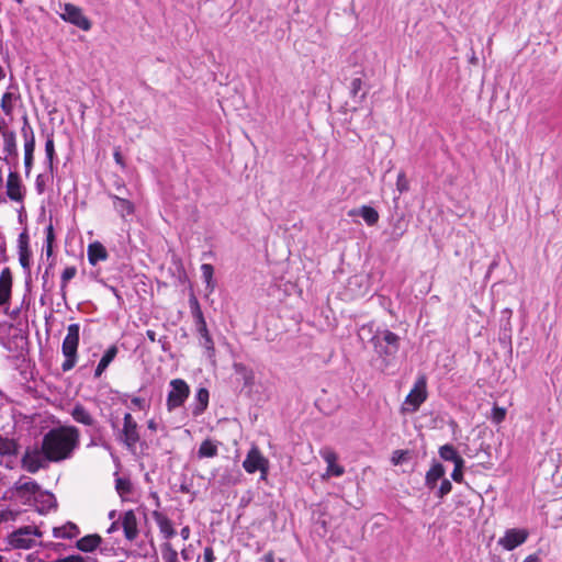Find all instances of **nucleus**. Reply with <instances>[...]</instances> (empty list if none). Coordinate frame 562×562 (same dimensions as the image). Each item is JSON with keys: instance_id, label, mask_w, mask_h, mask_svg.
<instances>
[{"instance_id": "16", "label": "nucleus", "mask_w": 562, "mask_h": 562, "mask_svg": "<svg viewBox=\"0 0 562 562\" xmlns=\"http://www.w3.org/2000/svg\"><path fill=\"white\" fill-rule=\"evenodd\" d=\"M199 335V342L205 349L207 358L213 359L215 356V347L213 338L207 329L206 322L194 325Z\"/></svg>"}, {"instance_id": "21", "label": "nucleus", "mask_w": 562, "mask_h": 562, "mask_svg": "<svg viewBox=\"0 0 562 562\" xmlns=\"http://www.w3.org/2000/svg\"><path fill=\"white\" fill-rule=\"evenodd\" d=\"M87 255L88 260L92 266L106 260L109 256L105 247L99 241H94L88 246Z\"/></svg>"}, {"instance_id": "45", "label": "nucleus", "mask_w": 562, "mask_h": 562, "mask_svg": "<svg viewBox=\"0 0 562 562\" xmlns=\"http://www.w3.org/2000/svg\"><path fill=\"white\" fill-rule=\"evenodd\" d=\"M16 509L8 508V509H1L0 510V524L7 522V521H16Z\"/></svg>"}, {"instance_id": "62", "label": "nucleus", "mask_w": 562, "mask_h": 562, "mask_svg": "<svg viewBox=\"0 0 562 562\" xmlns=\"http://www.w3.org/2000/svg\"><path fill=\"white\" fill-rule=\"evenodd\" d=\"M522 562H540V559L537 555L531 554L528 555Z\"/></svg>"}, {"instance_id": "32", "label": "nucleus", "mask_w": 562, "mask_h": 562, "mask_svg": "<svg viewBox=\"0 0 562 562\" xmlns=\"http://www.w3.org/2000/svg\"><path fill=\"white\" fill-rule=\"evenodd\" d=\"M115 490L123 502L128 501V495L133 491V484L127 477L115 479Z\"/></svg>"}, {"instance_id": "37", "label": "nucleus", "mask_w": 562, "mask_h": 562, "mask_svg": "<svg viewBox=\"0 0 562 562\" xmlns=\"http://www.w3.org/2000/svg\"><path fill=\"white\" fill-rule=\"evenodd\" d=\"M189 307L193 317L194 325L205 322L201 305L193 294L189 297Z\"/></svg>"}, {"instance_id": "38", "label": "nucleus", "mask_w": 562, "mask_h": 562, "mask_svg": "<svg viewBox=\"0 0 562 562\" xmlns=\"http://www.w3.org/2000/svg\"><path fill=\"white\" fill-rule=\"evenodd\" d=\"M53 178H54V172H50L49 169H47L43 173H40L36 177V180H35V190H36V192L38 194L44 193L45 190H46L47 184L53 181Z\"/></svg>"}, {"instance_id": "51", "label": "nucleus", "mask_w": 562, "mask_h": 562, "mask_svg": "<svg viewBox=\"0 0 562 562\" xmlns=\"http://www.w3.org/2000/svg\"><path fill=\"white\" fill-rule=\"evenodd\" d=\"M505 415H506V409L505 408H501V407H494L493 408V420L495 423H501L504 420L505 418Z\"/></svg>"}, {"instance_id": "17", "label": "nucleus", "mask_w": 562, "mask_h": 562, "mask_svg": "<svg viewBox=\"0 0 562 562\" xmlns=\"http://www.w3.org/2000/svg\"><path fill=\"white\" fill-rule=\"evenodd\" d=\"M445 474V467L441 463L434 461L430 469L426 472L425 475V485L427 486V488H429L430 491L435 490L437 487L438 481H441Z\"/></svg>"}, {"instance_id": "61", "label": "nucleus", "mask_w": 562, "mask_h": 562, "mask_svg": "<svg viewBox=\"0 0 562 562\" xmlns=\"http://www.w3.org/2000/svg\"><path fill=\"white\" fill-rule=\"evenodd\" d=\"M146 336L147 338L151 341V342H155L157 339H156V331L155 330H151V329H148L146 331Z\"/></svg>"}, {"instance_id": "43", "label": "nucleus", "mask_w": 562, "mask_h": 562, "mask_svg": "<svg viewBox=\"0 0 562 562\" xmlns=\"http://www.w3.org/2000/svg\"><path fill=\"white\" fill-rule=\"evenodd\" d=\"M452 491V484L451 482L443 476L441 480V483L436 492V496L439 498H443Z\"/></svg>"}, {"instance_id": "5", "label": "nucleus", "mask_w": 562, "mask_h": 562, "mask_svg": "<svg viewBox=\"0 0 562 562\" xmlns=\"http://www.w3.org/2000/svg\"><path fill=\"white\" fill-rule=\"evenodd\" d=\"M170 390L167 395L166 406L168 412L181 407L190 395V386L182 379H173L169 382Z\"/></svg>"}, {"instance_id": "64", "label": "nucleus", "mask_w": 562, "mask_h": 562, "mask_svg": "<svg viewBox=\"0 0 562 562\" xmlns=\"http://www.w3.org/2000/svg\"><path fill=\"white\" fill-rule=\"evenodd\" d=\"M114 159H115L116 164L123 165V158L119 151L114 153Z\"/></svg>"}, {"instance_id": "44", "label": "nucleus", "mask_w": 562, "mask_h": 562, "mask_svg": "<svg viewBox=\"0 0 562 562\" xmlns=\"http://www.w3.org/2000/svg\"><path fill=\"white\" fill-rule=\"evenodd\" d=\"M463 468H464V460L459 461L457 464H454V469L451 473V479L454 482L461 483L463 481Z\"/></svg>"}, {"instance_id": "23", "label": "nucleus", "mask_w": 562, "mask_h": 562, "mask_svg": "<svg viewBox=\"0 0 562 562\" xmlns=\"http://www.w3.org/2000/svg\"><path fill=\"white\" fill-rule=\"evenodd\" d=\"M21 132L24 138V155H34L35 136L33 128L30 125L26 116H24V122Z\"/></svg>"}, {"instance_id": "25", "label": "nucleus", "mask_w": 562, "mask_h": 562, "mask_svg": "<svg viewBox=\"0 0 562 562\" xmlns=\"http://www.w3.org/2000/svg\"><path fill=\"white\" fill-rule=\"evenodd\" d=\"M351 216L359 215L369 225L373 226L379 221V213L375 209L369 205H363L359 210H353L349 213Z\"/></svg>"}, {"instance_id": "7", "label": "nucleus", "mask_w": 562, "mask_h": 562, "mask_svg": "<svg viewBox=\"0 0 562 562\" xmlns=\"http://www.w3.org/2000/svg\"><path fill=\"white\" fill-rule=\"evenodd\" d=\"M427 398V383L425 376H420L405 398L403 411L416 412Z\"/></svg>"}, {"instance_id": "35", "label": "nucleus", "mask_w": 562, "mask_h": 562, "mask_svg": "<svg viewBox=\"0 0 562 562\" xmlns=\"http://www.w3.org/2000/svg\"><path fill=\"white\" fill-rule=\"evenodd\" d=\"M18 99H19V94L18 93L15 94L12 91H7L5 93H3L2 98H1L0 106L5 115H12V112L14 109V102Z\"/></svg>"}, {"instance_id": "11", "label": "nucleus", "mask_w": 562, "mask_h": 562, "mask_svg": "<svg viewBox=\"0 0 562 562\" xmlns=\"http://www.w3.org/2000/svg\"><path fill=\"white\" fill-rule=\"evenodd\" d=\"M60 16L66 22L76 25L82 31H89L91 29V22L89 19L82 13V10L75 4L66 3Z\"/></svg>"}, {"instance_id": "46", "label": "nucleus", "mask_w": 562, "mask_h": 562, "mask_svg": "<svg viewBox=\"0 0 562 562\" xmlns=\"http://www.w3.org/2000/svg\"><path fill=\"white\" fill-rule=\"evenodd\" d=\"M321 457L327 463V465L337 462V454L334 450L329 448H325L321 450Z\"/></svg>"}, {"instance_id": "56", "label": "nucleus", "mask_w": 562, "mask_h": 562, "mask_svg": "<svg viewBox=\"0 0 562 562\" xmlns=\"http://www.w3.org/2000/svg\"><path fill=\"white\" fill-rule=\"evenodd\" d=\"M269 467H270V463L269 461L266 463V465H263L259 472H260V480L262 481H266L267 477H268V474H269Z\"/></svg>"}, {"instance_id": "39", "label": "nucleus", "mask_w": 562, "mask_h": 562, "mask_svg": "<svg viewBox=\"0 0 562 562\" xmlns=\"http://www.w3.org/2000/svg\"><path fill=\"white\" fill-rule=\"evenodd\" d=\"M362 79L361 78H353L350 83V94L351 97L357 100L358 102H361L364 98L367 92L362 91Z\"/></svg>"}, {"instance_id": "31", "label": "nucleus", "mask_w": 562, "mask_h": 562, "mask_svg": "<svg viewBox=\"0 0 562 562\" xmlns=\"http://www.w3.org/2000/svg\"><path fill=\"white\" fill-rule=\"evenodd\" d=\"M3 137V153L5 154V158L8 156L14 155L16 156V143H15V134L12 131L4 130L2 131Z\"/></svg>"}, {"instance_id": "29", "label": "nucleus", "mask_w": 562, "mask_h": 562, "mask_svg": "<svg viewBox=\"0 0 562 562\" xmlns=\"http://www.w3.org/2000/svg\"><path fill=\"white\" fill-rule=\"evenodd\" d=\"M56 158L55 144L53 134L47 135L45 142V164L46 168L54 172L55 166L54 160Z\"/></svg>"}, {"instance_id": "49", "label": "nucleus", "mask_w": 562, "mask_h": 562, "mask_svg": "<svg viewBox=\"0 0 562 562\" xmlns=\"http://www.w3.org/2000/svg\"><path fill=\"white\" fill-rule=\"evenodd\" d=\"M54 562H97L90 558H83L81 555H69L63 559H58Z\"/></svg>"}, {"instance_id": "58", "label": "nucleus", "mask_w": 562, "mask_h": 562, "mask_svg": "<svg viewBox=\"0 0 562 562\" xmlns=\"http://www.w3.org/2000/svg\"><path fill=\"white\" fill-rule=\"evenodd\" d=\"M403 454H404V452H403V451H398V450H397V451H395V452H394V456H393V458H392L393 463H394V464H398V463L401 462V459H402Z\"/></svg>"}, {"instance_id": "14", "label": "nucleus", "mask_w": 562, "mask_h": 562, "mask_svg": "<svg viewBox=\"0 0 562 562\" xmlns=\"http://www.w3.org/2000/svg\"><path fill=\"white\" fill-rule=\"evenodd\" d=\"M268 461L269 460L261 453L259 448L254 446L243 461V468L247 473L254 474L266 465Z\"/></svg>"}, {"instance_id": "3", "label": "nucleus", "mask_w": 562, "mask_h": 562, "mask_svg": "<svg viewBox=\"0 0 562 562\" xmlns=\"http://www.w3.org/2000/svg\"><path fill=\"white\" fill-rule=\"evenodd\" d=\"M79 324H70L67 327V335L65 336L61 345V352L65 357L64 362L61 363V369L64 372H68L75 368L77 363V350L79 346Z\"/></svg>"}, {"instance_id": "10", "label": "nucleus", "mask_w": 562, "mask_h": 562, "mask_svg": "<svg viewBox=\"0 0 562 562\" xmlns=\"http://www.w3.org/2000/svg\"><path fill=\"white\" fill-rule=\"evenodd\" d=\"M40 493L38 484L27 476H21L13 486L12 495L14 499L16 497L24 499V503L31 501V498H35V496Z\"/></svg>"}, {"instance_id": "1", "label": "nucleus", "mask_w": 562, "mask_h": 562, "mask_svg": "<svg viewBox=\"0 0 562 562\" xmlns=\"http://www.w3.org/2000/svg\"><path fill=\"white\" fill-rule=\"evenodd\" d=\"M80 434L74 426H61L50 429L43 437L42 445L50 462L70 459L79 447Z\"/></svg>"}, {"instance_id": "27", "label": "nucleus", "mask_w": 562, "mask_h": 562, "mask_svg": "<svg viewBox=\"0 0 562 562\" xmlns=\"http://www.w3.org/2000/svg\"><path fill=\"white\" fill-rule=\"evenodd\" d=\"M53 535L55 538L71 539L79 535V528L72 522H67L61 527H55Z\"/></svg>"}, {"instance_id": "33", "label": "nucleus", "mask_w": 562, "mask_h": 562, "mask_svg": "<svg viewBox=\"0 0 562 562\" xmlns=\"http://www.w3.org/2000/svg\"><path fill=\"white\" fill-rule=\"evenodd\" d=\"M34 499L41 504L40 512L49 510L57 507L56 498L52 493L40 492Z\"/></svg>"}, {"instance_id": "26", "label": "nucleus", "mask_w": 562, "mask_h": 562, "mask_svg": "<svg viewBox=\"0 0 562 562\" xmlns=\"http://www.w3.org/2000/svg\"><path fill=\"white\" fill-rule=\"evenodd\" d=\"M101 541L99 535H88L77 541V548L82 552H92L100 546Z\"/></svg>"}, {"instance_id": "19", "label": "nucleus", "mask_w": 562, "mask_h": 562, "mask_svg": "<svg viewBox=\"0 0 562 562\" xmlns=\"http://www.w3.org/2000/svg\"><path fill=\"white\" fill-rule=\"evenodd\" d=\"M154 519L159 528L162 538L169 541L176 536V529L173 528L172 521L159 512H154Z\"/></svg>"}, {"instance_id": "34", "label": "nucleus", "mask_w": 562, "mask_h": 562, "mask_svg": "<svg viewBox=\"0 0 562 562\" xmlns=\"http://www.w3.org/2000/svg\"><path fill=\"white\" fill-rule=\"evenodd\" d=\"M217 452H218L217 445L214 443L210 439H205L204 441H202V443L199 447L198 456L201 459L202 458H214L217 456Z\"/></svg>"}, {"instance_id": "63", "label": "nucleus", "mask_w": 562, "mask_h": 562, "mask_svg": "<svg viewBox=\"0 0 562 562\" xmlns=\"http://www.w3.org/2000/svg\"><path fill=\"white\" fill-rule=\"evenodd\" d=\"M147 427H148V429H150L153 431L157 430V424H156V422L154 419L148 420Z\"/></svg>"}, {"instance_id": "15", "label": "nucleus", "mask_w": 562, "mask_h": 562, "mask_svg": "<svg viewBox=\"0 0 562 562\" xmlns=\"http://www.w3.org/2000/svg\"><path fill=\"white\" fill-rule=\"evenodd\" d=\"M119 517L126 540L134 541L138 537V522L134 510H126Z\"/></svg>"}, {"instance_id": "18", "label": "nucleus", "mask_w": 562, "mask_h": 562, "mask_svg": "<svg viewBox=\"0 0 562 562\" xmlns=\"http://www.w3.org/2000/svg\"><path fill=\"white\" fill-rule=\"evenodd\" d=\"M209 397H210V394L205 387H201L196 391L194 400H193L192 404L190 405L191 414L194 417L200 416L207 408Z\"/></svg>"}, {"instance_id": "12", "label": "nucleus", "mask_w": 562, "mask_h": 562, "mask_svg": "<svg viewBox=\"0 0 562 562\" xmlns=\"http://www.w3.org/2000/svg\"><path fill=\"white\" fill-rule=\"evenodd\" d=\"M7 195L11 201L22 203L25 198V187L23 186L21 178L18 172L11 171L8 175L7 183Z\"/></svg>"}, {"instance_id": "53", "label": "nucleus", "mask_w": 562, "mask_h": 562, "mask_svg": "<svg viewBox=\"0 0 562 562\" xmlns=\"http://www.w3.org/2000/svg\"><path fill=\"white\" fill-rule=\"evenodd\" d=\"M203 560L204 562H214L215 555L213 552V549L211 547H206L203 552Z\"/></svg>"}, {"instance_id": "41", "label": "nucleus", "mask_w": 562, "mask_h": 562, "mask_svg": "<svg viewBox=\"0 0 562 562\" xmlns=\"http://www.w3.org/2000/svg\"><path fill=\"white\" fill-rule=\"evenodd\" d=\"M345 473L344 467L337 464V462L327 465L326 472L323 474V479H327L329 476L339 477Z\"/></svg>"}, {"instance_id": "50", "label": "nucleus", "mask_w": 562, "mask_h": 562, "mask_svg": "<svg viewBox=\"0 0 562 562\" xmlns=\"http://www.w3.org/2000/svg\"><path fill=\"white\" fill-rule=\"evenodd\" d=\"M19 260L23 269H30V252L27 249H21Z\"/></svg>"}, {"instance_id": "22", "label": "nucleus", "mask_w": 562, "mask_h": 562, "mask_svg": "<svg viewBox=\"0 0 562 562\" xmlns=\"http://www.w3.org/2000/svg\"><path fill=\"white\" fill-rule=\"evenodd\" d=\"M12 277L8 268L0 274V305L8 303L11 295Z\"/></svg>"}, {"instance_id": "30", "label": "nucleus", "mask_w": 562, "mask_h": 562, "mask_svg": "<svg viewBox=\"0 0 562 562\" xmlns=\"http://www.w3.org/2000/svg\"><path fill=\"white\" fill-rule=\"evenodd\" d=\"M71 416L79 424L86 426H92L94 424L93 417L82 405H76L72 408Z\"/></svg>"}, {"instance_id": "20", "label": "nucleus", "mask_w": 562, "mask_h": 562, "mask_svg": "<svg viewBox=\"0 0 562 562\" xmlns=\"http://www.w3.org/2000/svg\"><path fill=\"white\" fill-rule=\"evenodd\" d=\"M110 198L113 201L114 210L122 218L125 220L126 216L132 215L135 212V206L130 200L115 194H110Z\"/></svg>"}, {"instance_id": "2", "label": "nucleus", "mask_w": 562, "mask_h": 562, "mask_svg": "<svg viewBox=\"0 0 562 562\" xmlns=\"http://www.w3.org/2000/svg\"><path fill=\"white\" fill-rule=\"evenodd\" d=\"M42 536L43 532L37 526L27 525L13 530L8 536V542L12 548L23 550H29L36 546L47 547V544L42 542Z\"/></svg>"}, {"instance_id": "42", "label": "nucleus", "mask_w": 562, "mask_h": 562, "mask_svg": "<svg viewBox=\"0 0 562 562\" xmlns=\"http://www.w3.org/2000/svg\"><path fill=\"white\" fill-rule=\"evenodd\" d=\"M77 273V269L76 267L71 266V267H67L64 269L63 273H61V291L65 290V288L67 286V283L72 279L75 278Z\"/></svg>"}, {"instance_id": "13", "label": "nucleus", "mask_w": 562, "mask_h": 562, "mask_svg": "<svg viewBox=\"0 0 562 562\" xmlns=\"http://www.w3.org/2000/svg\"><path fill=\"white\" fill-rule=\"evenodd\" d=\"M528 531L526 529H508L505 535L498 539V544L507 551L516 549L522 544L528 538Z\"/></svg>"}, {"instance_id": "54", "label": "nucleus", "mask_w": 562, "mask_h": 562, "mask_svg": "<svg viewBox=\"0 0 562 562\" xmlns=\"http://www.w3.org/2000/svg\"><path fill=\"white\" fill-rule=\"evenodd\" d=\"M54 240H55L54 228H53V225L49 224L46 227V244H53Z\"/></svg>"}, {"instance_id": "4", "label": "nucleus", "mask_w": 562, "mask_h": 562, "mask_svg": "<svg viewBox=\"0 0 562 562\" xmlns=\"http://www.w3.org/2000/svg\"><path fill=\"white\" fill-rule=\"evenodd\" d=\"M400 337L389 330H378L371 338L374 351L384 359L394 358L400 349Z\"/></svg>"}, {"instance_id": "6", "label": "nucleus", "mask_w": 562, "mask_h": 562, "mask_svg": "<svg viewBox=\"0 0 562 562\" xmlns=\"http://www.w3.org/2000/svg\"><path fill=\"white\" fill-rule=\"evenodd\" d=\"M140 439L138 424L131 413H125L123 417V427L120 431V440L127 449H135Z\"/></svg>"}, {"instance_id": "40", "label": "nucleus", "mask_w": 562, "mask_h": 562, "mask_svg": "<svg viewBox=\"0 0 562 562\" xmlns=\"http://www.w3.org/2000/svg\"><path fill=\"white\" fill-rule=\"evenodd\" d=\"M201 273H202V278H203L204 282L206 283V288L209 289L210 292H213V290H214V282H213L214 268H213V266L210 263H203L201 266Z\"/></svg>"}, {"instance_id": "36", "label": "nucleus", "mask_w": 562, "mask_h": 562, "mask_svg": "<svg viewBox=\"0 0 562 562\" xmlns=\"http://www.w3.org/2000/svg\"><path fill=\"white\" fill-rule=\"evenodd\" d=\"M160 553H161V559L164 562H178L179 561V553L172 547L170 541H165L164 543L160 544Z\"/></svg>"}, {"instance_id": "57", "label": "nucleus", "mask_w": 562, "mask_h": 562, "mask_svg": "<svg viewBox=\"0 0 562 562\" xmlns=\"http://www.w3.org/2000/svg\"><path fill=\"white\" fill-rule=\"evenodd\" d=\"M121 527V521H120V517L112 521L111 526L108 528V533H112L114 531H117Z\"/></svg>"}, {"instance_id": "24", "label": "nucleus", "mask_w": 562, "mask_h": 562, "mask_svg": "<svg viewBox=\"0 0 562 562\" xmlns=\"http://www.w3.org/2000/svg\"><path fill=\"white\" fill-rule=\"evenodd\" d=\"M119 352V349L115 345L108 348V350L102 356L101 360L99 361L95 371H94V378H100L102 373L106 370V368L110 366V363L114 360Z\"/></svg>"}, {"instance_id": "55", "label": "nucleus", "mask_w": 562, "mask_h": 562, "mask_svg": "<svg viewBox=\"0 0 562 562\" xmlns=\"http://www.w3.org/2000/svg\"><path fill=\"white\" fill-rule=\"evenodd\" d=\"M180 555L186 562H189L191 560V546L183 548Z\"/></svg>"}, {"instance_id": "28", "label": "nucleus", "mask_w": 562, "mask_h": 562, "mask_svg": "<svg viewBox=\"0 0 562 562\" xmlns=\"http://www.w3.org/2000/svg\"><path fill=\"white\" fill-rule=\"evenodd\" d=\"M439 457L445 461H451L457 464L459 461H463V458L459 454L454 446L446 443L439 448Z\"/></svg>"}, {"instance_id": "8", "label": "nucleus", "mask_w": 562, "mask_h": 562, "mask_svg": "<svg viewBox=\"0 0 562 562\" xmlns=\"http://www.w3.org/2000/svg\"><path fill=\"white\" fill-rule=\"evenodd\" d=\"M19 449L14 439L0 435V465L13 469L19 463Z\"/></svg>"}, {"instance_id": "52", "label": "nucleus", "mask_w": 562, "mask_h": 562, "mask_svg": "<svg viewBox=\"0 0 562 562\" xmlns=\"http://www.w3.org/2000/svg\"><path fill=\"white\" fill-rule=\"evenodd\" d=\"M34 155H24L25 176L29 177L33 167Z\"/></svg>"}, {"instance_id": "60", "label": "nucleus", "mask_w": 562, "mask_h": 562, "mask_svg": "<svg viewBox=\"0 0 562 562\" xmlns=\"http://www.w3.org/2000/svg\"><path fill=\"white\" fill-rule=\"evenodd\" d=\"M234 369H235L236 373H240V374H244L247 371L246 367L243 363H235Z\"/></svg>"}, {"instance_id": "48", "label": "nucleus", "mask_w": 562, "mask_h": 562, "mask_svg": "<svg viewBox=\"0 0 562 562\" xmlns=\"http://www.w3.org/2000/svg\"><path fill=\"white\" fill-rule=\"evenodd\" d=\"M396 187L400 192H405L408 190V181L404 172H400L397 175Z\"/></svg>"}, {"instance_id": "9", "label": "nucleus", "mask_w": 562, "mask_h": 562, "mask_svg": "<svg viewBox=\"0 0 562 562\" xmlns=\"http://www.w3.org/2000/svg\"><path fill=\"white\" fill-rule=\"evenodd\" d=\"M48 462L50 461L43 450V445L41 446V449L26 450L21 458L23 469L30 473H36L38 470L45 468Z\"/></svg>"}, {"instance_id": "47", "label": "nucleus", "mask_w": 562, "mask_h": 562, "mask_svg": "<svg viewBox=\"0 0 562 562\" xmlns=\"http://www.w3.org/2000/svg\"><path fill=\"white\" fill-rule=\"evenodd\" d=\"M131 404L134 408H138L140 411H146L149 408L148 402L145 398L138 396L132 397Z\"/></svg>"}, {"instance_id": "59", "label": "nucleus", "mask_w": 562, "mask_h": 562, "mask_svg": "<svg viewBox=\"0 0 562 562\" xmlns=\"http://www.w3.org/2000/svg\"><path fill=\"white\" fill-rule=\"evenodd\" d=\"M180 536H181V538H182L183 540H188V539H189V537H190V528H189V526H186V527H183V528L181 529V531H180Z\"/></svg>"}]
</instances>
